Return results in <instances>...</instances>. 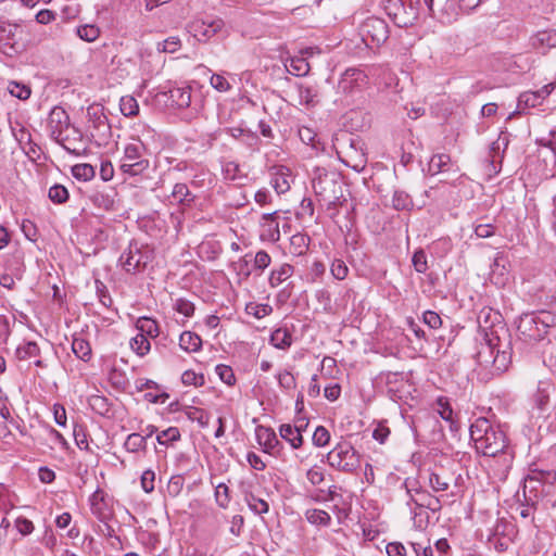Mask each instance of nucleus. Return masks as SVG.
I'll list each match as a JSON object with an SVG mask.
<instances>
[{
  "instance_id": "nucleus-47",
  "label": "nucleus",
  "mask_w": 556,
  "mask_h": 556,
  "mask_svg": "<svg viewBox=\"0 0 556 556\" xmlns=\"http://www.w3.org/2000/svg\"><path fill=\"white\" fill-rule=\"evenodd\" d=\"M89 405L92 410L101 416L108 415L111 410L108 399L102 395H92L89 399Z\"/></svg>"
},
{
  "instance_id": "nucleus-1",
  "label": "nucleus",
  "mask_w": 556,
  "mask_h": 556,
  "mask_svg": "<svg viewBox=\"0 0 556 556\" xmlns=\"http://www.w3.org/2000/svg\"><path fill=\"white\" fill-rule=\"evenodd\" d=\"M469 433L478 452L490 457L502 455L504 463L511 462L513 451L501 425H493L490 419L479 417L470 425Z\"/></svg>"
},
{
  "instance_id": "nucleus-19",
  "label": "nucleus",
  "mask_w": 556,
  "mask_h": 556,
  "mask_svg": "<svg viewBox=\"0 0 556 556\" xmlns=\"http://www.w3.org/2000/svg\"><path fill=\"white\" fill-rule=\"evenodd\" d=\"M240 490L243 496V501L247 503L250 510H252L255 515L263 516L269 511V504L265 500L256 496L251 491L250 485L241 483Z\"/></svg>"
},
{
  "instance_id": "nucleus-39",
  "label": "nucleus",
  "mask_w": 556,
  "mask_h": 556,
  "mask_svg": "<svg viewBox=\"0 0 556 556\" xmlns=\"http://www.w3.org/2000/svg\"><path fill=\"white\" fill-rule=\"evenodd\" d=\"M130 348L138 356H144L151 349L150 341L144 333H138L130 340Z\"/></svg>"
},
{
  "instance_id": "nucleus-17",
  "label": "nucleus",
  "mask_w": 556,
  "mask_h": 556,
  "mask_svg": "<svg viewBox=\"0 0 556 556\" xmlns=\"http://www.w3.org/2000/svg\"><path fill=\"white\" fill-rule=\"evenodd\" d=\"M255 437L258 444L263 446L264 452L266 453H274L276 448L279 451L282 447L276 432L269 427L262 425L257 426L255 429Z\"/></svg>"
},
{
  "instance_id": "nucleus-49",
  "label": "nucleus",
  "mask_w": 556,
  "mask_h": 556,
  "mask_svg": "<svg viewBox=\"0 0 556 556\" xmlns=\"http://www.w3.org/2000/svg\"><path fill=\"white\" fill-rule=\"evenodd\" d=\"M180 431L177 427H169L156 435V441L161 445H168L172 442L180 440Z\"/></svg>"
},
{
  "instance_id": "nucleus-38",
  "label": "nucleus",
  "mask_w": 556,
  "mask_h": 556,
  "mask_svg": "<svg viewBox=\"0 0 556 556\" xmlns=\"http://www.w3.org/2000/svg\"><path fill=\"white\" fill-rule=\"evenodd\" d=\"M186 416L189 420L198 422L201 428H206L211 419L210 414L199 407H189L186 410Z\"/></svg>"
},
{
  "instance_id": "nucleus-40",
  "label": "nucleus",
  "mask_w": 556,
  "mask_h": 556,
  "mask_svg": "<svg viewBox=\"0 0 556 556\" xmlns=\"http://www.w3.org/2000/svg\"><path fill=\"white\" fill-rule=\"evenodd\" d=\"M72 174L78 180L89 181L94 177L96 170L92 165L80 163L72 167Z\"/></svg>"
},
{
  "instance_id": "nucleus-9",
  "label": "nucleus",
  "mask_w": 556,
  "mask_h": 556,
  "mask_svg": "<svg viewBox=\"0 0 556 556\" xmlns=\"http://www.w3.org/2000/svg\"><path fill=\"white\" fill-rule=\"evenodd\" d=\"M424 3L430 15L443 24H452L462 12L457 0H424Z\"/></svg>"
},
{
  "instance_id": "nucleus-13",
  "label": "nucleus",
  "mask_w": 556,
  "mask_h": 556,
  "mask_svg": "<svg viewBox=\"0 0 556 556\" xmlns=\"http://www.w3.org/2000/svg\"><path fill=\"white\" fill-rule=\"evenodd\" d=\"M556 481V472L551 469L540 468L536 464H533L529 468V472L525 479L523 494L525 498L528 501L526 496L527 489H530V492L535 489L532 483L539 482L543 484H553Z\"/></svg>"
},
{
  "instance_id": "nucleus-45",
  "label": "nucleus",
  "mask_w": 556,
  "mask_h": 556,
  "mask_svg": "<svg viewBox=\"0 0 556 556\" xmlns=\"http://www.w3.org/2000/svg\"><path fill=\"white\" fill-rule=\"evenodd\" d=\"M76 34L80 39L87 42H92L99 37L100 29L96 25L86 24L78 26Z\"/></svg>"
},
{
  "instance_id": "nucleus-26",
  "label": "nucleus",
  "mask_w": 556,
  "mask_h": 556,
  "mask_svg": "<svg viewBox=\"0 0 556 556\" xmlns=\"http://www.w3.org/2000/svg\"><path fill=\"white\" fill-rule=\"evenodd\" d=\"M552 390H553V384L551 381H548V380L539 381L536 391L532 397L535 406L539 409L544 410L546 408V406L549 402V395H551Z\"/></svg>"
},
{
  "instance_id": "nucleus-21",
  "label": "nucleus",
  "mask_w": 556,
  "mask_h": 556,
  "mask_svg": "<svg viewBox=\"0 0 556 556\" xmlns=\"http://www.w3.org/2000/svg\"><path fill=\"white\" fill-rule=\"evenodd\" d=\"M115 195L116 192L112 188L94 190L89 195V200L94 206L110 212L115 208Z\"/></svg>"
},
{
  "instance_id": "nucleus-41",
  "label": "nucleus",
  "mask_w": 556,
  "mask_h": 556,
  "mask_svg": "<svg viewBox=\"0 0 556 556\" xmlns=\"http://www.w3.org/2000/svg\"><path fill=\"white\" fill-rule=\"evenodd\" d=\"M119 109L122 114L127 117L136 116L139 113V104L131 96L121 98Z\"/></svg>"
},
{
  "instance_id": "nucleus-31",
  "label": "nucleus",
  "mask_w": 556,
  "mask_h": 556,
  "mask_svg": "<svg viewBox=\"0 0 556 556\" xmlns=\"http://www.w3.org/2000/svg\"><path fill=\"white\" fill-rule=\"evenodd\" d=\"M296 431H299V430L290 424H282L279 427L280 437L285 441L290 443L291 447L295 448V450L301 447L303 444V437L300 433L296 434L295 433Z\"/></svg>"
},
{
  "instance_id": "nucleus-59",
  "label": "nucleus",
  "mask_w": 556,
  "mask_h": 556,
  "mask_svg": "<svg viewBox=\"0 0 556 556\" xmlns=\"http://www.w3.org/2000/svg\"><path fill=\"white\" fill-rule=\"evenodd\" d=\"M215 371L219 379L227 386H233L236 383V377L230 366L219 364L215 367Z\"/></svg>"
},
{
  "instance_id": "nucleus-23",
  "label": "nucleus",
  "mask_w": 556,
  "mask_h": 556,
  "mask_svg": "<svg viewBox=\"0 0 556 556\" xmlns=\"http://www.w3.org/2000/svg\"><path fill=\"white\" fill-rule=\"evenodd\" d=\"M168 99L172 105L178 109H187L191 105V88L173 87L168 90Z\"/></svg>"
},
{
  "instance_id": "nucleus-56",
  "label": "nucleus",
  "mask_w": 556,
  "mask_h": 556,
  "mask_svg": "<svg viewBox=\"0 0 556 556\" xmlns=\"http://www.w3.org/2000/svg\"><path fill=\"white\" fill-rule=\"evenodd\" d=\"M429 485L434 492H443L448 489L450 479H446L437 472H430Z\"/></svg>"
},
{
  "instance_id": "nucleus-24",
  "label": "nucleus",
  "mask_w": 556,
  "mask_h": 556,
  "mask_svg": "<svg viewBox=\"0 0 556 556\" xmlns=\"http://www.w3.org/2000/svg\"><path fill=\"white\" fill-rule=\"evenodd\" d=\"M72 352L83 362H89L92 356L91 346L88 340L79 334L73 336Z\"/></svg>"
},
{
  "instance_id": "nucleus-12",
  "label": "nucleus",
  "mask_w": 556,
  "mask_h": 556,
  "mask_svg": "<svg viewBox=\"0 0 556 556\" xmlns=\"http://www.w3.org/2000/svg\"><path fill=\"white\" fill-rule=\"evenodd\" d=\"M368 83V76L361 68H348L341 75L338 83V90L344 94H353L363 89Z\"/></svg>"
},
{
  "instance_id": "nucleus-57",
  "label": "nucleus",
  "mask_w": 556,
  "mask_h": 556,
  "mask_svg": "<svg viewBox=\"0 0 556 556\" xmlns=\"http://www.w3.org/2000/svg\"><path fill=\"white\" fill-rule=\"evenodd\" d=\"M514 533V526L505 518H498L493 528V535L495 536H509Z\"/></svg>"
},
{
  "instance_id": "nucleus-61",
  "label": "nucleus",
  "mask_w": 556,
  "mask_h": 556,
  "mask_svg": "<svg viewBox=\"0 0 556 556\" xmlns=\"http://www.w3.org/2000/svg\"><path fill=\"white\" fill-rule=\"evenodd\" d=\"M181 382L185 386H194V387H201L204 384L205 379L203 374H197L193 370H186L181 375Z\"/></svg>"
},
{
  "instance_id": "nucleus-64",
  "label": "nucleus",
  "mask_w": 556,
  "mask_h": 556,
  "mask_svg": "<svg viewBox=\"0 0 556 556\" xmlns=\"http://www.w3.org/2000/svg\"><path fill=\"white\" fill-rule=\"evenodd\" d=\"M541 103V98L538 92H523L518 98V106L525 105L527 108H534Z\"/></svg>"
},
{
  "instance_id": "nucleus-28",
  "label": "nucleus",
  "mask_w": 556,
  "mask_h": 556,
  "mask_svg": "<svg viewBox=\"0 0 556 556\" xmlns=\"http://www.w3.org/2000/svg\"><path fill=\"white\" fill-rule=\"evenodd\" d=\"M338 143L340 146V151L337 150V153L340 155V153L344 152L345 155L348 154H359L363 152V143L358 138H354L351 135H343L341 139H337Z\"/></svg>"
},
{
  "instance_id": "nucleus-51",
  "label": "nucleus",
  "mask_w": 556,
  "mask_h": 556,
  "mask_svg": "<svg viewBox=\"0 0 556 556\" xmlns=\"http://www.w3.org/2000/svg\"><path fill=\"white\" fill-rule=\"evenodd\" d=\"M8 90L13 97H15L20 100H27L31 94V90H30L29 86L17 83V81H10L9 86H8Z\"/></svg>"
},
{
  "instance_id": "nucleus-14",
  "label": "nucleus",
  "mask_w": 556,
  "mask_h": 556,
  "mask_svg": "<svg viewBox=\"0 0 556 556\" xmlns=\"http://www.w3.org/2000/svg\"><path fill=\"white\" fill-rule=\"evenodd\" d=\"M391 4L397 5L401 3V11H393V18L399 25H408L417 18L416 4L419 0H390Z\"/></svg>"
},
{
  "instance_id": "nucleus-2",
  "label": "nucleus",
  "mask_w": 556,
  "mask_h": 556,
  "mask_svg": "<svg viewBox=\"0 0 556 556\" xmlns=\"http://www.w3.org/2000/svg\"><path fill=\"white\" fill-rule=\"evenodd\" d=\"M476 358L484 367L493 366L498 371L506 370L511 362L509 330L504 325L486 330L476 353Z\"/></svg>"
},
{
  "instance_id": "nucleus-32",
  "label": "nucleus",
  "mask_w": 556,
  "mask_h": 556,
  "mask_svg": "<svg viewBox=\"0 0 556 556\" xmlns=\"http://www.w3.org/2000/svg\"><path fill=\"white\" fill-rule=\"evenodd\" d=\"M179 346L186 352H198L202 346V339L191 331H184L179 337Z\"/></svg>"
},
{
  "instance_id": "nucleus-55",
  "label": "nucleus",
  "mask_w": 556,
  "mask_h": 556,
  "mask_svg": "<svg viewBox=\"0 0 556 556\" xmlns=\"http://www.w3.org/2000/svg\"><path fill=\"white\" fill-rule=\"evenodd\" d=\"M412 263L415 270L419 274H425L428 270L427 255L422 249H418L414 252Z\"/></svg>"
},
{
  "instance_id": "nucleus-5",
  "label": "nucleus",
  "mask_w": 556,
  "mask_h": 556,
  "mask_svg": "<svg viewBox=\"0 0 556 556\" xmlns=\"http://www.w3.org/2000/svg\"><path fill=\"white\" fill-rule=\"evenodd\" d=\"M328 464L337 470L354 472L361 466L358 452L348 441L338 443L328 454Z\"/></svg>"
},
{
  "instance_id": "nucleus-34",
  "label": "nucleus",
  "mask_w": 556,
  "mask_h": 556,
  "mask_svg": "<svg viewBox=\"0 0 556 556\" xmlns=\"http://www.w3.org/2000/svg\"><path fill=\"white\" fill-rule=\"evenodd\" d=\"M289 63H286L285 66L288 71V73L294 75V76H305L309 72V64L308 62L301 56H293L289 59Z\"/></svg>"
},
{
  "instance_id": "nucleus-3",
  "label": "nucleus",
  "mask_w": 556,
  "mask_h": 556,
  "mask_svg": "<svg viewBox=\"0 0 556 556\" xmlns=\"http://www.w3.org/2000/svg\"><path fill=\"white\" fill-rule=\"evenodd\" d=\"M555 317L547 311L522 314L517 321L518 337L526 343H535L544 339Z\"/></svg>"
},
{
  "instance_id": "nucleus-4",
  "label": "nucleus",
  "mask_w": 556,
  "mask_h": 556,
  "mask_svg": "<svg viewBox=\"0 0 556 556\" xmlns=\"http://www.w3.org/2000/svg\"><path fill=\"white\" fill-rule=\"evenodd\" d=\"M147 154H150L148 143L140 137L132 138L124 149L119 169L130 176L141 175L150 167V161L144 157Z\"/></svg>"
},
{
  "instance_id": "nucleus-52",
  "label": "nucleus",
  "mask_w": 556,
  "mask_h": 556,
  "mask_svg": "<svg viewBox=\"0 0 556 556\" xmlns=\"http://www.w3.org/2000/svg\"><path fill=\"white\" fill-rule=\"evenodd\" d=\"M249 254H245L243 257L239 258L237 262H232L231 263V268L233 269V271L238 275V276H241L243 279H248L251 275V269H250V258H249Z\"/></svg>"
},
{
  "instance_id": "nucleus-36",
  "label": "nucleus",
  "mask_w": 556,
  "mask_h": 556,
  "mask_svg": "<svg viewBox=\"0 0 556 556\" xmlns=\"http://www.w3.org/2000/svg\"><path fill=\"white\" fill-rule=\"evenodd\" d=\"M136 327L140 331V333H144L147 338H156L160 333L157 323L149 317L139 318L137 320Z\"/></svg>"
},
{
  "instance_id": "nucleus-46",
  "label": "nucleus",
  "mask_w": 556,
  "mask_h": 556,
  "mask_svg": "<svg viewBox=\"0 0 556 556\" xmlns=\"http://www.w3.org/2000/svg\"><path fill=\"white\" fill-rule=\"evenodd\" d=\"M393 207L396 211L410 210L413 207V201L410 197L401 190H396L392 198Z\"/></svg>"
},
{
  "instance_id": "nucleus-37",
  "label": "nucleus",
  "mask_w": 556,
  "mask_h": 556,
  "mask_svg": "<svg viewBox=\"0 0 556 556\" xmlns=\"http://www.w3.org/2000/svg\"><path fill=\"white\" fill-rule=\"evenodd\" d=\"M126 451L130 453H137L147 448L146 437L141 433H130L124 443Z\"/></svg>"
},
{
  "instance_id": "nucleus-62",
  "label": "nucleus",
  "mask_w": 556,
  "mask_h": 556,
  "mask_svg": "<svg viewBox=\"0 0 556 556\" xmlns=\"http://www.w3.org/2000/svg\"><path fill=\"white\" fill-rule=\"evenodd\" d=\"M312 441L315 446H326L330 441V433L324 426H318L313 433Z\"/></svg>"
},
{
  "instance_id": "nucleus-7",
  "label": "nucleus",
  "mask_w": 556,
  "mask_h": 556,
  "mask_svg": "<svg viewBox=\"0 0 556 556\" xmlns=\"http://www.w3.org/2000/svg\"><path fill=\"white\" fill-rule=\"evenodd\" d=\"M313 189L319 201L328 206L336 205L342 195V188L334 174H319L313 179Z\"/></svg>"
},
{
  "instance_id": "nucleus-27",
  "label": "nucleus",
  "mask_w": 556,
  "mask_h": 556,
  "mask_svg": "<svg viewBox=\"0 0 556 556\" xmlns=\"http://www.w3.org/2000/svg\"><path fill=\"white\" fill-rule=\"evenodd\" d=\"M294 273V267L288 263L281 264L278 268L270 271L268 283L271 288H277L279 285L289 279Z\"/></svg>"
},
{
  "instance_id": "nucleus-50",
  "label": "nucleus",
  "mask_w": 556,
  "mask_h": 556,
  "mask_svg": "<svg viewBox=\"0 0 556 556\" xmlns=\"http://www.w3.org/2000/svg\"><path fill=\"white\" fill-rule=\"evenodd\" d=\"M341 161L346 166L351 167L352 169H354L357 173H361L365 168L366 163H367L364 151L361 152L359 154H354V155L348 154L346 160L341 159Z\"/></svg>"
},
{
  "instance_id": "nucleus-15",
  "label": "nucleus",
  "mask_w": 556,
  "mask_h": 556,
  "mask_svg": "<svg viewBox=\"0 0 556 556\" xmlns=\"http://www.w3.org/2000/svg\"><path fill=\"white\" fill-rule=\"evenodd\" d=\"M532 49L541 54H546L551 49L556 48V29L548 28L539 30L530 38Z\"/></svg>"
},
{
  "instance_id": "nucleus-54",
  "label": "nucleus",
  "mask_w": 556,
  "mask_h": 556,
  "mask_svg": "<svg viewBox=\"0 0 556 556\" xmlns=\"http://www.w3.org/2000/svg\"><path fill=\"white\" fill-rule=\"evenodd\" d=\"M330 273L334 279L343 280L349 275V267L343 260L334 258L330 266Z\"/></svg>"
},
{
  "instance_id": "nucleus-22",
  "label": "nucleus",
  "mask_w": 556,
  "mask_h": 556,
  "mask_svg": "<svg viewBox=\"0 0 556 556\" xmlns=\"http://www.w3.org/2000/svg\"><path fill=\"white\" fill-rule=\"evenodd\" d=\"M278 217L279 211L265 213L261 217V226L265 229L267 238L273 242L280 239Z\"/></svg>"
},
{
  "instance_id": "nucleus-48",
  "label": "nucleus",
  "mask_w": 556,
  "mask_h": 556,
  "mask_svg": "<svg viewBox=\"0 0 556 556\" xmlns=\"http://www.w3.org/2000/svg\"><path fill=\"white\" fill-rule=\"evenodd\" d=\"M215 501L216 504L223 508L226 509L229 506L230 503V494H229V488L225 483H218L215 485Z\"/></svg>"
},
{
  "instance_id": "nucleus-30",
  "label": "nucleus",
  "mask_w": 556,
  "mask_h": 556,
  "mask_svg": "<svg viewBox=\"0 0 556 556\" xmlns=\"http://www.w3.org/2000/svg\"><path fill=\"white\" fill-rule=\"evenodd\" d=\"M452 167V160L448 154L439 153L432 155L429 162V173L437 175L439 173L447 172Z\"/></svg>"
},
{
  "instance_id": "nucleus-33",
  "label": "nucleus",
  "mask_w": 556,
  "mask_h": 556,
  "mask_svg": "<svg viewBox=\"0 0 556 556\" xmlns=\"http://www.w3.org/2000/svg\"><path fill=\"white\" fill-rule=\"evenodd\" d=\"M311 238L305 233H294L290 238V253L296 256L304 255L308 250Z\"/></svg>"
},
{
  "instance_id": "nucleus-58",
  "label": "nucleus",
  "mask_w": 556,
  "mask_h": 556,
  "mask_svg": "<svg viewBox=\"0 0 556 556\" xmlns=\"http://www.w3.org/2000/svg\"><path fill=\"white\" fill-rule=\"evenodd\" d=\"M181 48V40L177 36H170L157 45V50L165 53H175Z\"/></svg>"
},
{
  "instance_id": "nucleus-6",
  "label": "nucleus",
  "mask_w": 556,
  "mask_h": 556,
  "mask_svg": "<svg viewBox=\"0 0 556 556\" xmlns=\"http://www.w3.org/2000/svg\"><path fill=\"white\" fill-rule=\"evenodd\" d=\"M389 25L383 18L370 16L359 26V35L366 47L379 48L389 38Z\"/></svg>"
},
{
  "instance_id": "nucleus-11",
  "label": "nucleus",
  "mask_w": 556,
  "mask_h": 556,
  "mask_svg": "<svg viewBox=\"0 0 556 556\" xmlns=\"http://www.w3.org/2000/svg\"><path fill=\"white\" fill-rule=\"evenodd\" d=\"M68 127L70 116L62 106H53L47 119V128L50 137L58 143H61L64 140L63 132Z\"/></svg>"
},
{
  "instance_id": "nucleus-35",
  "label": "nucleus",
  "mask_w": 556,
  "mask_h": 556,
  "mask_svg": "<svg viewBox=\"0 0 556 556\" xmlns=\"http://www.w3.org/2000/svg\"><path fill=\"white\" fill-rule=\"evenodd\" d=\"M305 518L309 523L315 526L327 527L331 522V516L326 510L317 508L307 509L305 511Z\"/></svg>"
},
{
  "instance_id": "nucleus-25",
  "label": "nucleus",
  "mask_w": 556,
  "mask_h": 556,
  "mask_svg": "<svg viewBox=\"0 0 556 556\" xmlns=\"http://www.w3.org/2000/svg\"><path fill=\"white\" fill-rule=\"evenodd\" d=\"M172 197L177 200L178 204L184 208L191 207L195 200V195H193L189 187L182 182H178L174 186Z\"/></svg>"
},
{
  "instance_id": "nucleus-44",
  "label": "nucleus",
  "mask_w": 556,
  "mask_h": 556,
  "mask_svg": "<svg viewBox=\"0 0 556 556\" xmlns=\"http://www.w3.org/2000/svg\"><path fill=\"white\" fill-rule=\"evenodd\" d=\"M48 197L53 203L63 204L68 200L70 193L63 185L55 184L49 188Z\"/></svg>"
},
{
  "instance_id": "nucleus-53",
  "label": "nucleus",
  "mask_w": 556,
  "mask_h": 556,
  "mask_svg": "<svg viewBox=\"0 0 556 556\" xmlns=\"http://www.w3.org/2000/svg\"><path fill=\"white\" fill-rule=\"evenodd\" d=\"M300 103L305 105H314L315 98L317 96L316 90L313 87L304 86L302 84L298 85Z\"/></svg>"
},
{
  "instance_id": "nucleus-42",
  "label": "nucleus",
  "mask_w": 556,
  "mask_h": 556,
  "mask_svg": "<svg viewBox=\"0 0 556 556\" xmlns=\"http://www.w3.org/2000/svg\"><path fill=\"white\" fill-rule=\"evenodd\" d=\"M40 353V349L35 341H28L23 345H20L16 349V357L21 361L28 359L30 357L38 356Z\"/></svg>"
},
{
  "instance_id": "nucleus-18",
  "label": "nucleus",
  "mask_w": 556,
  "mask_h": 556,
  "mask_svg": "<svg viewBox=\"0 0 556 556\" xmlns=\"http://www.w3.org/2000/svg\"><path fill=\"white\" fill-rule=\"evenodd\" d=\"M508 260L503 252H497L491 264L490 278L497 286H504L508 279Z\"/></svg>"
},
{
  "instance_id": "nucleus-16",
  "label": "nucleus",
  "mask_w": 556,
  "mask_h": 556,
  "mask_svg": "<svg viewBox=\"0 0 556 556\" xmlns=\"http://www.w3.org/2000/svg\"><path fill=\"white\" fill-rule=\"evenodd\" d=\"M89 122L91 127L97 134L92 132V136H98L101 140H106L111 136V126L108 117L103 114L101 109L90 108L88 110Z\"/></svg>"
},
{
  "instance_id": "nucleus-20",
  "label": "nucleus",
  "mask_w": 556,
  "mask_h": 556,
  "mask_svg": "<svg viewBox=\"0 0 556 556\" xmlns=\"http://www.w3.org/2000/svg\"><path fill=\"white\" fill-rule=\"evenodd\" d=\"M290 172L287 167L278 165L270 168V185L278 194L286 193L290 189Z\"/></svg>"
},
{
  "instance_id": "nucleus-43",
  "label": "nucleus",
  "mask_w": 556,
  "mask_h": 556,
  "mask_svg": "<svg viewBox=\"0 0 556 556\" xmlns=\"http://www.w3.org/2000/svg\"><path fill=\"white\" fill-rule=\"evenodd\" d=\"M437 406H438V414L442 419L445 421H448L451 424V429L453 430V426L455 425V421L453 419V408L446 397L440 396L437 400Z\"/></svg>"
},
{
  "instance_id": "nucleus-63",
  "label": "nucleus",
  "mask_w": 556,
  "mask_h": 556,
  "mask_svg": "<svg viewBox=\"0 0 556 556\" xmlns=\"http://www.w3.org/2000/svg\"><path fill=\"white\" fill-rule=\"evenodd\" d=\"M94 285L99 301L103 306L110 307L113 303V300L108 291L106 286L99 279H96Z\"/></svg>"
},
{
  "instance_id": "nucleus-29",
  "label": "nucleus",
  "mask_w": 556,
  "mask_h": 556,
  "mask_svg": "<svg viewBox=\"0 0 556 556\" xmlns=\"http://www.w3.org/2000/svg\"><path fill=\"white\" fill-rule=\"evenodd\" d=\"M269 342L279 350H288L293 340L292 333L287 328H277L270 334Z\"/></svg>"
},
{
  "instance_id": "nucleus-10",
  "label": "nucleus",
  "mask_w": 556,
  "mask_h": 556,
  "mask_svg": "<svg viewBox=\"0 0 556 556\" xmlns=\"http://www.w3.org/2000/svg\"><path fill=\"white\" fill-rule=\"evenodd\" d=\"M149 255L141 251L137 242L131 241L122 255L119 256V265L128 274H136L144 269L149 263Z\"/></svg>"
},
{
  "instance_id": "nucleus-8",
  "label": "nucleus",
  "mask_w": 556,
  "mask_h": 556,
  "mask_svg": "<svg viewBox=\"0 0 556 556\" xmlns=\"http://www.w3.org/2000/svg\"><path fill=\"white\" fill-rule=\"evenodd\" d=\"M225 27V22L220 17L194 18L188 25V31L197 38L198 41L206 42Z\"/></svg>"
},
{
  "instance_id": "nucleus-60",
  "label": "nucleus",
  "mask_w": 556,
  "mask_h": 556,
  "mask_svg": "<svg viewBox=\"0 0 556 556\" xmlns=\"http://www.w3.org/2000/svg\"><path fill=\"white\" fill-rule=\"evenodd\" d=\"M185 478L181 475L173 476L167 483V493L172 497H177L184 488Z\"/></svg>"
}]
</instances>
